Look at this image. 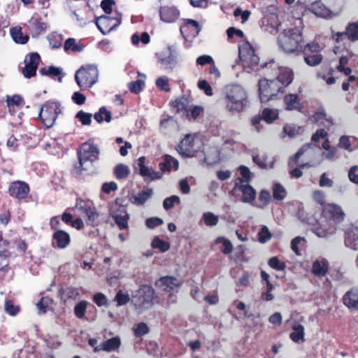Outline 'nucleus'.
Segmentation results:
<instances>
[{"label": "nucleus", "instance_id": "1", "mask_svg": "<svg viewBox=\"0 0 358 358\" xmlns=\"http://www.w3.org/2000/svg\"><path fill=\"white\" fill-rule=\"evenodd\" d=\"M248 102V93L240 85H229L223 90V103L226 110L237 114L247 108Z\"/></svg>", "mask_w": 358, "mask_h": 358}, {"label": "nucleus", "instance_id": "2", "mask_svg": "<svg viewBox=\"0 0 358 358\" xmlns=\"http://www.w3.org/2000/svg\"><path fill=\"white\" fill-rule=\"evenodd\" d=\"M301 30L296 28L285 29L278 36V44L287 53L300 52L303 50Z\"/></svg>", "mask_w": 358, "mask_h": 358}, {"label": "nucleus", "instance_id": "3", "mask_svg": "<svg viewBox=\"0 0 358 358\" xmlns=\"http://www.w3.org/2000/svg\"><path fill=\"white\" fill-rule=\"evenodd\" d=\"M99 71L94 65H86L80 68L76 73L75 80L81 90L91 87L98 80Z\"/></svg>", "mask_w": 358, "mask_h": 358}, {"label": "nucleus", "instance_id": "4", "mask_svg": "<svg viewBox=\"0 0 358 358\" xmlns=\"http://www.w3.org/2000/svg\"><path fill=\"white\" fill-rule=\"evenodd\" d=\"M283 87L279 81L275 79L263 78L259 81V98L262 102H267L273 99L280 92H283Z\"/></svg>", "mask_w": 358, "mask_h": 358}, {"label": "nucleus", "instance_id": "5", "mask_svg": "<svg viewBox=\"0 0 358 358\" xmlns=\"http://www.w3.org/2000/svg\"><path fill=\"white\" fill-rule=\"evenodd\" d=\"M59 105L53 101H47L41 107L39 117L42 123L47 127H52L60 113Z\"/></svg>", "mask_w": 358, "mask_h": 358}, {"label": "nucleus", "instance_id": "6", "mask_svg": "<svg viewBox=\"0 0 358 358\" xmlns=\"http://www.w3.org/2000/svg\"><path fill=\"white\" fill-rule=\"evenodd\" d=\"M239 58L245 71L250 73V69L259 64V58L249 43H244L239 46Z\"/></svg>", "mask_w": 358, "mask_h": 358}, {"label": "nucleus", "instance_id": "7", "mask_svg": "<svg viewBox=\"0 0 358 358\" xmlns=\"http://www.w3.org/2000/svg\"><path fill=\"white\" fill-rule=\"evenodd\" d=\"M78 154L80 168L81 170H85L87 167H85L84 164L87 162H90L92 163L96 160L98 159L99 151L95 145L88 143H85L81 145Z\"/></svg>", "mask_w": 358, "mask_h": 358}, {"label": "nucleus", "instance_id": "8", "mask_svg": "<svg viewBox=\"0 0 358 358\" xmlns=\"http://www.w3.org/2000/svg\"><path fill=\"white\" fill-rule=\"evenodd\" d=\"M122 22V15L116 13V15L110 17L102 15L96 19V24L102 34H106L114 30Z\"/></svg>", "mask_w": 358, "mask_h": 358}, {"label": "nucleus", "instance_id": "9", "mask_svg": "<svg viewBox=\"0 0 358 358\" xmlns=\"http://www.w3.org/2000/svg\"><path fill=\"white\" fill-rule=\"evenodd\" d=\"M196 135L186 134L177 147L178 153L185 157H192L196 152Z\"/></svg>", "mask_w": 358, "mask_h": 358}, {"label": "nucleus", "instance_id": "10", "mask_svg": "<svg viewBox=\"0 0 358 358\" xmlns=\"http://www.w3.org/2000/svg\"><path fill=\"white\" fill-rule=\"evenodd\" d=\"M155 296V291L152 287L148 285L141 286L134 296L136 304L148 308L152 305V301Z\"/></svg>", "mask_w": 358, "mask_h": 358}, {"label": "nucleus", "instance_id": "11", "mask_svg": "<svg viewBox=\"0 0 358 358\" xmlns=\"http://www.w3.org/2000/svg\"><path fill=\"white\" fill-rule=\"evenodd\" d=\"M29 190V186L27 182L16 180L10 184L8 192L10 196L18 200H22L27 198Z\"/></svg>", "mask_w": 358, "mask_h": 358}, {"label": "nucleus", "instance_id": "12", "mask_svg": "<svg viewBox=\"0 0 358 358\" xmlns=\"http://www.w3.org/2000/svg\"><path fill=\"white\" fill-rule=\"evenodd\" d=\"M40 56L36 52L29 54L24 59V67L22 73L27 78H30L36 75L38 66L40 62Z\"/></svg>", "mask_w": 358, "mask_h": 358}, {"label": "nucleus", "instance_id": "13", "mask_svg": "<svg viewBox=\"0 0 358 358\" xmlns=\"http://www.w3.org/2000/svg\"><path fill=\"white\" fill-rule=\"evenodd\" d=\"M234 189H238L242 192V201L252 203L256 198V191L248 183L243 184V180L240 178L235 180Z\"/></svg>", "mask_w": 358, "mask_h": 358}, {"label": "nucleus", "instance_id": "14", "mask_svg": "<svg viewBox=\"0 0 358 358\" xmlns=\"http://www.w3.org/2000/svg\"><path fill=\"white\" fill-rule=\"evenodd\" d=\"M75 208L85 214L87 217V223L90 225H95L97 223L99 214L96 208L87 203L80 201H77Z\"/></svg>", "mask_w": 358, "mask_h": 358}, {"label": "nucleus", "instance_id": "15", "mask_svg": "<svg viewBox=\"0 0 358 358\" xmlns=\"http://www.w3.org/2000/svg\"><path fill=\"white\" fill-rule=\"evenodd\" d=\"M180 283L177 278L170 276L162 277L155 282V286L162 291L171 294L178 289Z\"/></svg>", "mask_w": 358, "mask_h": 358}, {"label": "nucleus", "instance_id": "16", "mask_svg": "<svg viewBox=\"0 0 358 358\" xmlns=\"http://www.w3.org/2000/svg\"><path fill=\"white\" fill-rule=\"evenodd\" d=\"M323 214L338 223L343 222L345 217L342 208L334 203L327 204L323 209Z\"/></svg>", "mask_w": 358, "mask_h": 358}, {"label": "nucleus", "instance_id": "17", "mask_svg": "<svg viewBox=\"0 0 358 358\" xmlns=\"http://www.w3.org/2000/svg\"><path fill=\"white\" fill-rule=\"evenodd\" d=\"M201 27L194 20H187L180 27V32L185 38H195L200 32Z\"/></svg>", "mask_w": 358, "mask_h": 358}, {"label": "nucleus", "instance_id": "18", "mask_svg": "<svg viewBox=\"0 0 358 358\" xmlns=\"http://www.w3.org/2000/svg\"><path fill=\"white\" fill-rule=\"evenodd\" d=\"M277 71V77L274 79L279 81V84L285 88L292 83L293 73L291 69L286 67H278Z\"/></svg>", "mask_w": 358, "mask_h": 358}, {"label": "nucleus", "instance_id": "19", "mask_svg": "<svg viewBox=\"0 0 358 358\" xmlns=\"http://www.w3.org/2000/svg\"><path fill=\"white\" fill-rule=\"evenodd\" d=\"M343 301L344 305L347 307L358 310V289L352 288L347 292L343 296Z\"/></svg>", "mask_w": 358, "mask_h": 358}, {"label": "nucleus", "instance_id": "20", "mask_svg": "<svg viewBox=\"0 0 358 358\" xmlns=\"http://www.w3.org/2000/svg\"><path fill=\"white\" fill-rule=\"evenodd\" d=\"M70 235L63 230H57L53 234V243H56L59 248H65L70 243Z\"/></svg>", "mask_w": 358, "mask_h": 358}, {"label": "nucleus", "instance_id": "21", "mask_svg": "<svg viewBox=\"0 0 358 358\" xmlns=\"http://www.w3.org/2000/svg\"><path fill=\"white\" fill-rule=\"evenodd\" d=\"M310 10L318 17L326 18L332 15L331 11L320 1L313 3L310 6Z\"/></svg>", "mask_w": 358, "mask_h": 358}, {"label": "nucleus", "instance_id": "22", "mask_svg": "<svg viewBox=\"0 0 358 358\" xmlns=\"http://www.w3.org/2000/svg\"><path fill=\"white\" fill-rule=\"evenodd\" d=\"M153 191L150 188H144L137 194H134L130 198V201L136 205L144 204L152 195Z\"/></svg>", "mask_w": 358, "mask_h": 358}, {"label": "nucleus", "instance_id": "23", "mask_svg": "<svg viewBox=\"0 0 358 358\" xmlns=\"http://www.w3.org/2000/svg\"><path fill=\"white\" fill-rule=\"evenodd\" d=\"M179 11L173 7H164L160 10L161 20L165 22H173L178 19Z\"/></svg>", "mask_w": 358, "mask_h": 358}, {"label": "nucleus", "instance_id": "24", "mask_svg": "<svg viewBox=\"0 0 358 358\" xmlns=\"http://www.w3.org/2000/svg\"><path fill=\"white\" fill-rule=\"evenodd\" d=\"M292 331L289 335L290 338L297 343H302L305 341V328L302 324L294 322L292 327Z\"/></svg>", "mask_w": 358, "mask_h": 358}, {"label": "nucleus", "instance_id": "25", "mask_svg": "<svg viewBox=\"0 0 358 358\" xmlns=\"http://www.w3.org/2000/svg\"><path fill=\"white\" fill-rule=\"evenodd\" d=\"M120 345V340L117 337H114L110 338L102 343H101L99 346H96L94 348L95 352L104 350L106 352H110L113 350H115L119 348Z\"/></svg>", "mask_w": 358, "mask_h": 358}, {"label": "nucleus", "instance_id": "26", "mask_svg": "<svg viewBox=\"0 0 358 358\" xmlns=\"http://www.w3.org/2000/svg\"><path fill=\"white\" fill-rule=\"evenodd\" d=\"M285 108L287 110H300V103L298 96L295 94H289L284 97Z\"/></svg>", "mask_w": 358, "mask_h": 358}, {"label": "nucleus", "instance_id": "27", "mask_svg": "<svg viewBox=\"0 0 358 358\" xmlns=\"http://www.w3.org/2000/svg\"><path fill=\"white\" fill-rule=\"evenodd\" d=\"M252 159L259 167L264 169L272 168L274 162L272 158L268 159L265 154L253 155Z\"/></svg>", "mask_w": 358, "mask_h": 358}, {"label": "nucleus", "instance_id": "28", "mask_svg": "<svg viewBox=\"0 0 358 358\" xmlns=\"http://www.w3.org/2000/svg\"><path fill=\"white\" fill-rule=\"evenodd\" d=\"M178 166V161L170 155H166L164 162L159 164V168L162 171H170L172 169L177 170Z\"/></svg>", "mask_w": 358, "mask_h": 358}, {"label": "nucleus", "instance_id": "29", "mask_svg": "<svg viewBox=\"0 0 358 358\" xmlns=\"http://www.w3.org/2000/svg\"><path fill=\"white\" fill-rule=\"evenodd\" d=\"M64 48L66 51L71 50L75 52H80L83 50L84 45L81 43L77 42L75 38H69L65 41Z\"/></svg>", "mask_w": 358, "mask_h": 358}, {"label": "nucleus", "instance_id": "30", "mask_svg": "<svg viewBox=\"0 0 358 358\" xmlns=\"http://www.w3.org/2000/svg\"><path fill=\"white\" fill-rule=\"evenodd\" d=\"M29 29L33 33L38 35L45 31L46 24L38 18L32 17L29 21Z\"/></svg>", "mask_w": 358, "mask_h": 358}, {"label": "nucleus", "instance_id": "31", "mask_svg": "<svg viewBox=\"0 0 358 358\" xmlns=\"http://www.w3.org/2000/svg\"><path fill=\"white\" fill-rule=\"evenodd\" d=\"M328 270V264L326 260L316 261L313 265V273L318 276L324 275Z\"/></svg>", "mask_w": 358, "mask_h": 358}, {"label": "nucleus", "instance_id": "32", "mask_svg": "<svg viewBox=\"0 0 358 358\" xmlns=\"http://www.w3.org/2000/svg\"><path fill=\"white\" fill-rule=\"evenodd\" d=\"M10 34L13 40L17 43L25 44L29 40V36L27 34H24L20 27L11 29Z\"/></svg>", "mask_w": 358, "mask_h": 358}, {"label": "nucleus", "instance_id": "33", "mask_svg": "<svg viewBox=\"0 0 358 358\" xmlns=\"http://www.w3.org/2000/svg\"><path fill=\"white\" fill-rule=\"evenodd\" d=\"M304 62L310 66H315L321 64L323 56L321 54H310L304 52Z\"/></svg>", "mask_w": 358, "mask_h": 358}, {"label": "nucleus", "instance_id": "34", "mask_svg": "<svg viewBox=\"0 0 358 358\" xmlns=\"http://www.w3.org/2000/svg\"><path fill=\"white\" fill-rule=\"evenodd\" d=\"M139 173L145 178V180H154L156 179H160L162 177V173L158 171H155L153 169L148 168L143 169Z\"/></svg>", "mask_w": 358, "mask_h": 358}, {"label": "nucleus", "instance_id": "35", "mask_svg": "<svg viewBox=\"0 0 358 358\" xmlns=\"http://www.w3.org/2000/svg\"><path fill=\"white\" fill-rule=\"evenodd\" d=\"M114 174L117 179H125L130 173V170L128 166L119 164L114 168Z\"/></svg>", "mask_w": 358, "mask_h": 358}, {"label": "nucleus", "instance_id": "36", "mask_svg": "<svg viewBox=\"0 0 358 358\" xmlns=\"http://www.w3.org/2000/svg\"><path fill=\"white\" fill-rule=\"evenodd\" d=\"M94 119L99 123L102 122L103 120L107 122H110L111 120V113L105 107H101L99 112L96 113L94 115Z\"/></svg>", "mask_w": 358, "mask_h": 358}, {"label": "nucleus", "instance_id": "37", "mask_svg": "<svg viewBox=\"0 0 358 358\" xmlns=\"http://www.w3.org/2000/svg\"><path fill=\"white\" fill-rule=\"evenodd\" d=\"M161 66L164 69H172L177 63L176 57L173 54H170L169 56L159 59Z\"/></svg>", "mask_w": 358, "mask_h": 358}, {"label": "nucleus", "instance_id": "38", "mask_svg": "<svg viewBox=\"0 0 358 358\" xmlns=\"http://www.w3.org/2000/svg\"><path fill=\"white\" fill-rule=\"evenodd\" d=\"M345 243L346 246L353 250H358V236H356L355 234L348 232Z\"/></svg>", "mask_w": 358, "mask_h": 358}, {"label": "nucleus", "instance_id": "39", "mask_svg": "<svg viewBox=\"0 0 358 358\" xmlns=\"http://www.w3.org/2000/svg\"><path fill=\"white\" fill-rule=\"evenodd\" d=\"M215 243H222L223 248L221 249V251L225 255L231 253L233 250V245L231 241L224 237H217L215 240Z\"/></svg>", "mask_w": 358, "mask_h": 358}, {"label": "nucleus", "instance_id": "40", "mask_svg": "<svg viewBox=\"0 0 358 358\" xmlns=\"http://www.w3.org/2000/svg\"><path fill=\"white\" fill-rule=\"evenodd\" d=\"M278 117L277 110L266 108L262 111V118L268 123L273 122Z\"/></svg>", "mask_w": 358, "mask_h": 358}, {"label": "nucleus", "instance_id": "41", "mask_svg": "<svg viewBox=\"0 0 358 358\" xmlns=\"http://www.w3.org/2000/svg\"><path fill=\"white\" fill-rule=\"evenodd\" d=\"M347 37L351 41L358 40V24L351 23L346 29Z\"/></svg>", "mask_w": 358, "mask_h": 358}, {"label": "nucleus", "instance_id": "42", "mask_svg": "<svg viewBox=\"0 0 358 358\" xmlns=\"http://www.w3.org/2000/svg\"><path fill=\"white\" fill-rule=\"evenodd\" d=\"M273 195L275 199L282 200L285 198L287 192L280 184L276 183L273 187Z\"/></svg>", "mask_w": 358, "mask_h": 358}, {"label": "nucleus", "instance_id": "43", "mask_svg": "<svg viewBox=\"0 0 358 358\" xmlns=\"http://www.w3.org/2000/svg\"><path fill=\"white\" fill-rule=\"evenodd\" d=\"M202 218L207 226H215L218 223L219 218L211 212L204 213Z\"/></svg>", "mask_w": 358, "mask_h": 358}, {"label": "nucleus", "instance_id": "44", "mask_svg": "<svg viewBox=\"0 0 358 358\" xmlns=\"http://www.w3.org/2000/svg\"><path fill=\"white\" fill-rule=\"evenodd\" d=\"M285 134L290 137H294L303 131L301 127L292 124H286L283 128Z\"/></svg>", "mask_w": 358, "mask_h": 358}, {"label": "nucleus", "instance_id": "45", "mask_svg": "<svg viewBox=\"0 0 358 358\" xmlns=\"http://www.w3.org/2000/svg\"><path fill=\"white\" fill-rule=\"evenodd\" d=\"M113 219L115 221V223L117 224L120 229L122 230L128 227V220L129 219V214H127V216L124 217V215H118L116 213L114 215Z\"/></svg>", "mask_w": 358, "mask_h": 358}, {"label": "nucleus", "instance_id": "46", "mask_svg": "<svg viewBox=\"0 0 358 358\" xmlns=\"http://www.w3.org/2000/svg\"><path fill=\"white\" fill-rule=\"evenodd\" d=\"M324 48L322 45L319 44L315 41H313L311 43H307L305 46V48L302 50L304 52L306 51H309L313 54H320V52L322 51Z\"/></svg>", "mask_w": 358, "mask_h": 358}, {"label": "nucleus", "instance_id": "47", "mask_svg": "<svg viewBox=\"0 0 358 358\" xmlns=\"http://www.w3.org/2000/svg\"><path fill=\"white\" fill-rule=\"evenodd\" d=\"M145 85V81L143 79H138L136 81L131 82L128 85V87L130 92L138 94L143 90V86Z\"/></svg>", "mask_w": 358, "mask_h": 358}, {"label": "nucleus", "instance_id": "48", "mask_svg": "<svg viewBox=\"0 0 358 358\" xmlns=\"http://www.w3.org/2000/svg\"><path fill=\"white\" fill-rule=\"evenodd\" d=\"M118 215H124V217L127 216V214H128L127 208L125 206L122 205H120L117 203H114L110 208V214L112 216V217H114V215L116 214Z\"/></svg>", "mask_w": 358, "mask_h": 358}, {"label": "nucleus", "instance_id": "49", "mask_svg": "<svg viewBox=\"0 0 358 358\" xmlns=\"http://www.w3.org/2000/svg\"><path fill=\"white\" fill-rule=\"evenodd\" d=\"M152 246L155 248L159 249L162 252H164L170 248V245L159 238H155L152 242Z\"/></svg>", "mask_w": 358, "mask_h": 358}, {"label": "nucleus", "instance_id": "50", "mask_svg": "<svg viewBox=\"0 0 358 358\" xmlns=\"http://www.w3.org/2000/svg\"><path fill=\"white\" fill-rule=\"evenodd\" d=\"M155 84L157 87L160 89L161 90L165 91V92H169L170 91V87L169 83V78L166 76H162L159 77L156 81Z\"/></svg>", "mask_w": 358, "mask_h": 358}, {"label": "nucleus", "instance_id": "51", "mask_svg": "<svg viewBox=\"0 0 358 358\" xmlns=\"http://www.w3.org/2000/svg\"><path fill=\"white\" fill-rule=\"evenodd\" d=\"M87 301H82L79 302L74 308V313L76 316L78 318H83L85 316L86 308H87Z\"/></svg>", "mask_w": 358, "mask_h": 358}, {"label": "nucleus", "instance_id": "52", "mask_svg": "<svg viewBox=\"0 0 358 358\" xmlns=\"http://www.w3.org/2000/svg\"><path fill=\"white\" fill-rule=\"evenodd\" d=\"M40 73L42 75H46L51 77H56L61 74L62 70L59 68L50 66L48 68H42L40 69Z\"/></svg>", "mask_w": 358, "mask_h": 358}, {"label": "nucleus", "instance_id": "53", "mask_svg": "<svg viewBox=\"0 0 358 358\" xmlns=\"http://www.w3.org/2000/svg\"><path fill=\"white\" fill-rule=\"evenodd\" d=\"M129 294L123 292L122 290H120L115 297V301H117V306H120L127 304L129 301Z\"/></svg>", "mask_w": 358, "mask_h": 358}, {"label": "nucleus", "instance_id": "54", "mask_svg": "<svg viewBox=\"0 0 358 358\" xmlns=\"http://www.w3.org/2000/svg\"><path fill=\"white\" fill-rule=\"evenodd\" d=\"M180 201V197L176 195L167 197L164 200L163 206L166 210L172 208L175 203H179Z\"/></svg>", "mask_w": 358, "mask_h": 358}, {"label": "nucleus", "instance_id": "55", "mask_svg": "<svg viewBox=\"0 0 358 358\" xmlns=\"http://www.w3.org/2000/svg\"><path fill=\"white\" fill-rule=\"evenodd\" d=\"M76 118H78L83 125H90L92 122V115L83 112V110L79 111L76 114Z\"/></svg>", "mask_w": 358, "mask_h": 358}, {"label": "nucleus", "instance_id": "56", "mask_svg": "<svg viewBox=\"0 0 358 358\" xmlns=\"http://www.w3.org/2000/svg\"><path fill=\"white\" fill-rule=\"evenodd\" d=\"M269 266L278 271H282L286 267L285 264L280 262L278 257H272L268 261Z\"/></svg>", "mask_w": 358, "mask_h": 358}, {"label": "nucleus", "instance_id": "57", "mask_svg": "<svg viewBox=\"0 0 358 358\" xmlns=\"http://www.w3.org/2000/svg\"><path fill=\"white\" fill-rule=\"evenodd\" d=\"M259 235V241L262 243H264L267 242L271 238V234L270 233L267 227L264 226L261 231L258 234Z\"/></svg>", "mask_w": 358, "mask_h": 358}, {"label": "nucleus", "instance_id": "58", "mask_svg": "<svg viewBox=\"0 0 358 358\" xmlns=\"http://www.w3.org/2000/svg\"><path fill=\"white\" fill-rule=\"evenodd\" d=\"M6 103L8 107L18 106L22 104L23 99L20 95H13L7 96Z\"/></svg>", "mask_w": 358, "mask_h": 358}, {"label": "nucleus", "instance_id": "59", "mask_svg": "<svg viewBox=\"0 0 358 358\" xmlns=\"http://www.w3.org/2000/svg\"><path fill=\"white\" fill-rule=\"evenodd\" d=\"M52 300L48 297H43L36 303L39 313H45L48 306L51 303Z\"/></svg>", "mask_w": 358, "mask_h": 358}, {"label": "nucleus", "instance_id": "60", "mask_svg": "<svg viewBox=\"0 0 358 358\" xmlns=\"http://www.w3.org/2000/svg\"><path fill=\"white\" fill-rule=\"evenodd\" d=\"M335 227H332L328 229H324L323 226L316 227L314 229V233L319 237H325L329 234H331L334 232Z\"/></svg>", "mask_w": 358, "mask_h": 358}, {"label": "nucleus", "instance_id": "61", "mask_svg": "<svg viewBox=\"0 0 358 358\" xmlns=\"http://www.w3.org/2000/svg\"><path fill=\"white\" fill-rule=\"evenodd\" d=\"M198 87L200 90H203L207 96L213 95V89L206 80H199L198 83Z\"/></svg>", "mask_w": 358, "mask_h": 358}, {"label": "nucleus", "instance_id": "62", "mask_svg": "<svg viewBox=\"0 0 358 358\" xmlns=\"http://www.w3.org/2000/svg\"><path fill=\"white\" fill-rule=\"evenodd\" d=\"M240 173L242 176V180H243V184L248 183L250 178H251V172L249 169L245 166H239Z\"/></svg>", "mask_w": 358, "mask_h": 358}, {"label": "nucleus", "instance_id": "63", "mask_svg": "<svg viewBox=\"0 0 358 358\" xmlns=\"http://www.w3.org/2000/svg\"><path fill=\"white\" fill-rule=\"evenodd\" d=\"M5 311L9 315L14 316L19 311V307L13 305L11 301H6L5 303Z\"/></svg>", "mask_w": 358, "mask_h": 358}, {"label": "nucleus", "instance_id": "64", "mask_svg": "<svg viewBox=\"0 0 358 358\" xmlns=\"http://www.w3.org/2000/svg\"><path fill=\"white\" fill-rule=\"evenodd\" d=\"M348 177L351 182L358 184V166H354L351 167L348 172Z\"/></svg>", "mask_w": 358, "mask_h": 358}]
</instances>
